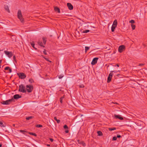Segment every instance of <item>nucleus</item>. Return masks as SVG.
<instances>
[{
	"mask_svg": "<svg viewBox=\"0 0 147 147\" xmlns=\"http://www.w3.org/2000/svg\"><path fill=\"white\" fill-rule=\"evenodd\" d=\"M21 97V96L19 95V94H17L13 96V98L15 99H18Z\"/></svg>",
	"mask_w": 147,
	"mask_h": 147,
	"instance_id": "obj_11",
	"label": "nucleus"
},
{
	"mask_svg": "<svg viewBox=\"0 0 147 147\" xmlns=\"http://www.w3.org/2000/svg\"><path fill=\"white\" fill-rule=\"evenodd\" d=\"M113 72H116V71H110V73L109 74V76L107 78V82L108 83H109L111 81V78L113 76Z\"/></svg>",
	"mask_w": 147,
	"mask_h": 147,
	"instance_id": "obj_4",
	"label": "nucleus"
},
{
	"mask_svg": "<svg viewBox=\"0 0 147 147\" xmlns=\"http://www.w3.org/2000/svg\"><path fill=\"white\" fill-rule=\"evenodd\" d=\"M18 18L20 20L21 22H24V19L22 18L21 11L20 10H18Z\"/></svg>",
	"mask_w": 147,
	"mask_h": 147,
	"instance_id": "obj_2",
	"label": "nucleus"
},
{
	"mask_svg": "<svg viewBox=\"0 0 147 147\" xmlns=\"http://www.w3.org/2000/svg\"><path fill=\"white\" fill-rule=\"evenodd\" d=\"M19 91L22 92L23 93H25L26 92V87L23 84H21L19 86Z\"/></svg>",
	"mask_w": 147,
	"mask_h": 147,
	"instance_id": "obj_1",
	"label": "nucleus"
},
{
	"mask_svg": "<svg viewBox=\"0 0 147 147\" xmlns=\"http://www.w3.org/2000/svg\"><path fill=\"white\" fill-rule=\"evenodd\" d=\"M13 59H14V60H15V59H16V57H15V56H14L13 57Z\"/></svg>",
	"mask_w": 147,
	"mask_h": 147,
	"instance_id": "obj_46",
	"label": "nucleus"
},
{
	"mask_svg": "<svg viewBox=\"0 0 147 147\" xmlns=\"http://www.w3.org/2000/svg\"><path fill=\"white\" fill-rule=\"evenodd\" d=\"M117 24V22L116 20H115L113 22V26L116 27Z\"/></svg>",
	"mask_w": 147,
	"mask_h": 147,
	"instance_id": "obj_13",
	"label": "nucleus"
},
{
	"mask_svg": "<svg viewBox=\"0 0 147 147\" xmlns=\"http://www.w3.org/2000/svg\"><path fill=\"white\" fill-rule=\"evenodd\" d=\"M20 131L22 133H23V132H25V131L24 130H21Z\"/></svg>",
	"mask_w": 147,
	"mask_h": 147,
	"instance_id": "obj_45",
	"label": "nucleus"
},
{
	"mask_svg": "<svg viewBox=\"0 0 147 147\" xmlns=\"http://www.w3.org/2000/svg\"><path fill=\"white\" fill-rule=\"evenodd\" d=\"M4 52L5 54L6 55H7L9 58H11L13 55L12 53L11 52H9L7 51H5Z\"/></svg>",
	"mask_w": 147,
	"mask_h": 147,
	"instance_id": "obj_7",
	"label": "nucleus"
},
{
	"mask_svg": "<svg viewBox=\"0 0 147 147\" xmlns=\"http://www.w3.org/2000/svg\"><path fill=\"white\" fill-rule=\"evenodd\" d=\"M98 59V57L94 58L93 59L92 62H91V64H92V65H94L95 64L97 63V60Z\"/></svg>",
	"mask_w": 147,
	"mask_h": 147,
	"instance_id": "obj_9",
	"label": "nucleus"
},
{
	"mask_svg": "<svg viewBox=\"0 0 147 147\" xmlns=\"http://www.w3.org/2000/svg\"><path fill=\"white\" fill-rule=\"evenodd\" d=\"M129 22L131 24H133L135 23V21L133 20H131L129 21Z\"/></svg>",
	"mask_w": 147,
	"mask_h": 147,
	"instance_id": "obj_30",
	"label": "nucleus"
},
{
	"mask_svg": "<svg viewBox=\"0 0 147 147\" xmlns=\"http://www.w3.org/2000/svg\"><path fill=\"white\" fill-rule=\"evenodd\" d=\"M144 65L143 64H140L139 65V66H142Z\"/></svg>",
	"mask_w": 147,
	"mask_h": 147,
	"instance_id": "obj_40",
	"label": "nucleus"
},
{
	"mask_svg": "<svg viewBox=\"0 0 147 147\" xmlns=\"http://www.w3.org/2000/svg\"><path fill=\"white\" fill-rule=\"evenodd\" d=\"M97 134H98V135L99 136H101L102 135V132L100 131H98Z\"/></svg>",
	"mask_w": 147,
	"mask_h": 147,
	"instance_id": "obj_23",
	"label": "nucleus"
},
{
	"mask_svg": "<svg viewBox=\"0 0 147 147\" xmlns=\"http://www.w3.org/2000/svg\"><path fill=\"white\" fill-rule=\"evenodd\" d=\"M116 129V128L115 127H113V128H109V130L110 131H112V130H115Z\"/></svg>",
	"mask_w": 147,
	"mask_h": 147,
	"instance_id": "obj_24",
	"label": "nucleus"
},
{
	"mask_svg": "<svg viewBox=\"0 0 147 147\" xmlns=\"http://www.w3.org/2000/svg\"><path fill=\"white\" fill-rule=\"evenodd\" d=\"M38 45H40V46L43 47H45L43 45L42 43V42H40V41H38Z\"/></svg>",
	"mask_w": 147,
	"mask_h": 147,
	"instance_id": "obj_19",
	"label": "nucleus"
},
{
	"mask_svg": "<svg viewBox=\"0 0 147 147\" xmlns=\"http://www.w3.org/2000/svg\"><path fill=\"white\" fill-rule=\"evenodd\" d=\"M63 127L64 128V129H68V127H67V125H65L64 126H63Z\"/></svg>",
	"mask_w": 147,
	"mask_h": 147,
	"instance_id": "obj_33",
	"label": "nucleus"
},
{
	"mask_svg": "<svg viewBox=\"0 0 147 147\" xmlns=\"http://www.w3.org/2000/svg\"><path fill=\"white\" fill-rule=\"evenodd\" d=\"M121 137V136L120 135H117V138H120Z\"/></svg>",
	"mask_w": 147,
	"mask_h": 147,
	"instance_id": "obj_41",
	"label": "nucleus"
},
{
	"mask_svg": "<svg viewBox=\"0 0 147 147\" xmlns=\"http://www.w3.org/2000/svg\"><path fill=\"white\" fill-rule=\"evenodd\" d=\"M65 131L66 133H68L69 132V131L68 130H65Z\"/></svg>",
	"mask_w": 147,
	"mask_h": 147,
	"instance_id": "obj_43",
	"label": "nucleus"
},
{
	"mask_svg": "<svg viewBox=\"0 0 147 147\" xmlns=\"http://www.w3.org/2000/svg\"><path fill=\"white\" fill-rule=\"evenodd\" d=\"M26 89L28 92H32L33 89V86L32 85H27L26 86Z\"/></svg>",
	"mask_w": 147,
	"mask_h": 147,
	"instance_id": "obj_5",
	"label": "nucleus"
},
{
	"mask_svg": "<svg viewBox=\"0 0 147 147\" xmlns=\"http://www.w3.org/2000/svg\"><path fill=\"white\" fill-rule=\"evenodd\" d=\"M125 47L123 45L120 46L118 49V51L120 53H121L125 49Z\"/></svg>",
	"mask_w": 147,
	"mask_h": 147,
	"instance_id": "obj_8",
	"label": "nucleus"
},
{
	"mask_svg": "<svg viewBox=\"0 0 147 147\" xmlns=\"http://www.w3.org/2000/svg\"><path fill=\"white\" fill-rule=\"evenodd\" d=\"M63 97H61L60 98V102L61 103H62L63 102Z\"/></svg>",
	"mask_w": 147,
	"mask_h": 147,
	"instance_id": "obj_34",
	"label": "nucleus"
},
{
	"mask_svg": "<svg viewBox=\"0 0 147 147\" xmlns=\"http://www.w3.org/2000/svg\"><path fill=\"white\" fill-rule=\"evenodd\" d=\"M79 87L80 88H83L84 87V86L83 84H82L79 86Z\"/></svg>",
	"mask_w": 147,
	"mask_h": 147,
	"instance_id": "obj_32",
	"label": "nucleus"
},
{
	"mask_svg": "<svg viewBox=\"0 0 147 147\" xmlns=\"http://www.w3.org/2000/svg\"><path fill=\"white\" fill-rule=\"evenodd\" d=\"M131 26L133 30H134L135 29L136 26L135 25L132 24L131 25Z\"/></svg>",
	"mask_w": 147,
	"mask_h": 147,
	"instance_id": "obj_27",
	"label": "nucleus"
},
{
	"mask_svg": "<svg viewBox=\"0 0 147 147\" xmlns=\"http://www.w3.org/2000/svg\"><path fill=\"white\" fill-rule=\"evenodd\" d=\"M89 49V47H85V52L86 53L87 51Z\"/></svg>",
	"mask_w": 147,
	"mask_h": 147,
	"instance_id": "obj_26",
	"label": "nucleus"
},
{
	"mask_svg": "<svg viewBox=\"0 0 147 147\" xmlns=\"http://www.w3.org/2000/svg\"><path fill=\"white\" fill-rule=\"evenodd\" d=\"M30 134H31V135H32L34 136H36V134L35 133H31Z\"/></svg>",
	"mask_w": 147,
	"mask_h": 147,
	"instance_id": "obj_35",
	"label": "nucleus"
},
{
	"mask_svg": "<svg viewBox=\"0 0 147 147\" xmlns=\"http://www.w3.org/2000/svg\"><path fill=\"white\" fill-rule=\"evenodd\" d=\"M42 57H43V58H45V59L47 61H49L50 62H51V61H49L48 59L47 58H46L45 57H44L43 56H42Z\"/></svg>",
	"mask_w": 147,
	"mask_h": 147,
	"instance_id": "obj_36",
	"label": "nucleus"
},
{
	"mask_svg": "<svg viewBox=\"0 0 147 147\" xmlns=\"http://www.w3.org/2000/svg\"><path fill=\"white\" fill-rule=\"evenodd\" d=\"M5 9L9 13L10 12V11L9 8V7L7 5L5 6Z\"/></svg>",
	"mask_w": 147,
	"mask_h": 147,
	"instance_id": "obj_14",
	"label": "nucleus"
},
{
	"mask_svg": "<svg viewBox=\"0 0 147 147\" xmlns=\"http://www.w3.org/2000/svg\"><path fill=\"white\" fill-rule=\"evenodd\" d=\"M117 139V137H115V136H114V137H113V140H116Z\"/></svg>",
	"mask_w": 147,
	"mask_h": 147,
	"instance_id": "obj_38",
	"label": "nucleus"
},
{
	"mask_svg": "<svg viewBox=\"0 0 147 147\" xmlns=\"http://www.w3.org/2000/svg\"><path fill=\"white\" fill-rule=\"evenodd\" d=\"M33 118H34V117L33 116H30V117H26V119L27 120H29Z\"/></svg>",
	"mask_w": 147,
	"mask_h": 147,
	"instance_id": "obj_17",
	"label": "nucleus"
},
{
	"mask_svg": "<svg viewBox=\"0 0 147 147\" xmlns=\"http://www.w3.org/2000/svg\"><path fill=\"white\" fill-rule=\"evenodd\" d=\"M19 78L21 79H24L25 78L26 76L25 74L23 73H20L18 74Z\"/></svg>",
	"mask_w": 147,
	"mask_h": 147,
	"instance_id": "obj_6",
	"label": "nucleus"
},
{
	"mask_svg": "<svg viewBox=\"0 0 147 147\" xmlns=\"http://www.w3.org/2000/svg\"><path fill=\"white\" fill-rule=\"evenodd\" d=\"M55 10V11H57L59 13L60 12L59 9L57 7H56L54 8Z\"/></svg>",
	"mask_w": 147,
	"mask_h": 147,
	"instance_id": "obj_15",
	"label": "nucleus"
},
{
	"mask_svg": "<svg viewBox=\"0 0 147 147\" xmlns=\"http://www.w3.org/2000/svg\"><path fill=\"white\" fill-rule=\"evenodd\" d=\"M10 68H9V67H5V70H9V69H10Z\"/></svg>",
	"mask_w": 147,
	"mask_h": 147,
	"instance_id": "obj_31",
	"label": "nucleus"
},
{
	"mask_svg": "<svg viewBox=\"0 0 147 147\" xmlns=\"http://www.w3.org/2000/svg\"><path fill=\"white\" fill-rule=\"evenodd\" d=\"M0 126L2 127H5V126L4 125L3 122L0 121Z\"/></svg>",
	"mask_w": 147,
	"mask_h": 147,
	"instance_id": "obj_20",
	"label": "nucleus"
},
{
	"mask_svg": "<svg viewBox=\"0 0 147 147\" xmlns=\"http://www.w3.org/2000/svg\"><path fill=\"white\" fill-rule=\"evenodd\" d=\"M115 117L117 118H118L120 120L123 119V118L122 117H121L119 115H114Z\"/></svg>",
	"mask_w": 147,
	"mask_h": 147,
	"instance_id": "obj_12",
	"label": "nucleus"
},
{
	"mask_svg": "<svg viewBox=\"0 0 147 147\" xmlns=\"http://www.w3.org/2000/svg\"><path fill=\"white\" fill-rule=\"evenodd\" d=\"M36 127H42V125H36Z\"/></svg>",
	"mask_w": 147,
	"mask_h": 147,
	"instance_id": "obj_28",
	"label": "nucleus"
},
{
	"mask_svg": "<svg viewBox=\"0 0 147 147\" xmlns=\"http://www.w3.org/2000/svg\"><path fill=\"white\" fill-rule=\"evenodd\" d=\"M14 99L12 98L11 99L1 102V103L3 105H8L10 104L12 102L14 101Z\"/></svg>",
	"mask_w": 147,
	"mask_h": 147,
	"instance_id": "obj_3",
	"label": "nucleus"
},
{
	"mask_svg": "<svg viewBox=\"0 0 147 147\" xmlns=\"http://www.w3.org/2000/svg\"><path fill=\"white\" fill-rule=\"evenodd\" d=\"M2 146V144H0V147H1Z\"/></svg>",
	"mask_w": 147,
	"mask_h": 147,
	"instance_id": "obj_49",
	"label": "nucleus"
},
{
	"mask_svg": "<svg viewBox=\"0 0 147 147\" xmlns=\"http://www.w3.org/2000/svg\"><path fill=\"white\" fill-rule=\"evenodd\" d=\"M67 6L68 7L69 9V10H72L73 8V6L71 4V3H68L67 4Z\"/></svg>",
	"mask_w": 147,
	"mask_h": 147,
	"instance_id": "obj_10",
	"label": "nucleus"
},
{
	"mask_svg": "<svg viewBox=\"0 0 147 147\" xmlns=\"http://www.w3.org/2000/svg\"><path fill=\"white\" fill-rule=\"evenodd\" d=\"M116 65L118 67H119V65L118 64H117Z\"/></svg>",
	"mask_w": 147,
	"mask_h": 147,
	"instance_id": "obj_47",
	"label": "nucleus"
},
{
	"mask_svg": "<svg viewBox=\"0 0 147 147\" xmlns=\"http://www.w3.org/2000/svg\"><path fill=\"white\" fill-rule=\"evenodd\" d=\"M54 119L57 122V123H60V120H59V119H57V117H54Z\"/></svg>",
	"mask_w": 147,
	"mask_h": 147,
	"instance_id": "obj_16",
	"label": "nucleus"
},
{
	"mask_svg": "<svg viewBox=\"0 0 147 147\" xmlns=\"http://www.w3.org/2000/svg\"><path fill=\"white\" fill-rule=\"evenodd\" d=\"M63 77V76H62V75H60L59 76V79H61V78H62Z\"/></svg>",
	"mask_w": 147,
	"mask_h": 147,
	"instance_id": "obj_39",
	"label": "nucleus"
},
{
	"mask_svg": "<svg viewBox=\"0 0 147 147\" xmlns=\"http://www.w3.org/2000/svg\"><path fill=\"white\" fill-rule=\"evenodd\" d=\"M89 31H90V30H86L84 31L83 32L84 33H86L89 32Z\"/></svg>",
	"mask_w": 147,
	"mask_h": 147,
	"instance_id": "obj_29",
	"label": "nucleus"
},
{
	"mask_svg": "<svg viewBox=\"0 0 147 147\" xmlns=\"http://www.w3.org/2000/svg\"><path fill=\"white\" fill-rule=\"evenodd\" d=\"M43 53L45 55H47V52H46V50L45 49H44V51H43Z\"/></svg>",
	"mask_w": 147,
	"mask_h": 147,
	"instance_id": "obj_37",
	"label": "nucleus"
},
{
	"mask_svg": "<svg viewBox=\"0 0 147 147\" xmlns=\"http://www.w3.org/2000/svg\"><path fill=\"white\" fill-rule=\"evenodd\" d=\"M116 27L115 26H112L111 27V31L112 32H113L114 31Z\"/></svg>",
	"mask_w": 147,
	"mask_h": 147,
	"instance_id": "obj_22",
	"label": "nucleus"
},
{
	"mask_svg": "<svg viewBox=\"0 0 147 147\" xmlns=\"http://www.w3.org/2000/svg\"><path fill=\"white\" fill-rule=\"evenodd\" d=\"M29 81L30 83H32L34 82V80H33V79H31V78L29 79Z\"/></svg>",
	"mask_w": 147,
	"mask_h": 147,
	"instance_id": "obj_25",
	"label": "nucleus"
},
{
	"mask_svg": "<svg viewBox=\"0 0 147 147\" xmlns=\"http://www.w3.org/2000/svg\"><path fill=\"white\" fill-rule=\"evenodd\" d=\"M50 140L51 142H53V140L52 138H50Z\"/></svg>",
	"mask_w": 147,
	"mask_h": 147,
	"instance_id": "obj_42",
	"label": "nucleus"
},
{
	"mask_svg": "<svg viewBox=\"0 0 147 147\" xmlns=\"http://www.w3.org/2000/svg\"><path fill=\"white\" fill-rule=\"evenodd\" d=\"M46 38H45V37H43V38H42L43 43H44V44H46Z\"/></svg>",
	"mask_w": 147,
	"mask_h": 147,
	"instance_id": "obj_21",
	"label": "nucleus"
},
{
	"mask_svg": "<svg viewBox=\"0 0 147 147\" xmlns=\"http://www.w3.org/2000/svg\"><path fill=\"white\" fill-rule=\"evenodd\" d=\"M30 44L32 46L34 49H36V48L35 47H34V42H30Z\"/></svg>",
	"mask_w": 147,
	"mask_h": 147,
	"instance_id": "obj_18",
	"label": "nucleus"
},
{
	"mask_svg": "<svg viewBox=\"0 0 147 147\" xmlns=\"http://www.w3.org/2000/svg\"><path fill=\"white\" fill-rule=\"evenodd\" d=\"M9 72L10 73H11V71H12V70H11V69L10 68L9 69Z\"/></svg>",
	"mask_w": 147,
	"mask_h": 147,
	"instance_id": "obj_44",
	"label": "nucleus"
},
{
	"mask_svg": "<svg viewBox=\"0 0 147 147\" xmlns=\"http://www.w3.org/2000/svg\"><path fill=\"white\" fill-rule=\"evenodd\" d=\"M47 146H50V144H47Z\"/></svg>",
	"mask_w": 147,
	"mask_h": 147,
	"instance_id": "obj_48",
	"label": "nucleus"
}]
</instances>
